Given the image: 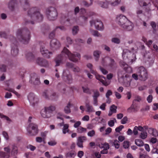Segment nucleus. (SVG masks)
Instances as JSON below:
<instances>
[{"mask_svg":"<svg viewBox=\"0 0 158 158\" xmlns=\"http://www.w3.org/2000/svg\"><path fill=\"white\" fill-rule=\"evenodd\" d=\"M76 54L72 53L66 48L64 47L61 53L58 55L55 58V61L56 63V66H59L60 64L65 61L67 58L73 62H76L81 58L80 54L78 53Z\"/></svg>","mask_w":158,"mask_h":158,"instance_id":"1","label":"nucleus"},{"mask_svg":"<svg viewBox=\"0 0 158 158\" xmlns=\"http://www.w3.org/2000/svg\"><path fill=\"white\" fill-rule=\"evenodd\" d=\"M28 15L31 20L33 21L26 20L25 24H34V21L39 22L42 21L43 17V15L40 12L39 9L37 7H34L29 9L27 12Z\"/></svg>","mask_w":158,"mask_h":158,"instance_id":"2","label":"nucleus"},{"mask_svg":"<svg viewBox=\"0 0 158 158\" xmlns=\"http://www.w3.org/2000/svg\"><path fill=\"white\" fill-rule=\"evenodd\" d=\"M116 19L118 24L124 29L127 31L133 29V24L125 16L120 15L117 16Z\"/></svg>","mask_w":158,"mask_h":158,"instance_id":"3","label":"nucleus"},{"mask_svg":"<svg viewBox=\"0 0 158 158\" xmlns=\"http://www.w3.org/2000/svg\"><path fill=\"white\" fill-rule=\"evenodd\" d=\"M17 38L20 42L27 44L30 39V32L27 28L19 29L16 33Z\"/></svg>","mask_w":158,"mask_h":158,"instance_id":"4","label":"nucleus"},{"mask_svg":"<svg viewBox=\"0 0 158 158\" xmlns=\"http://www.w3.org/2000/svg\"><path fill=\"white\" fill-rule=\"evenodd\" d=\"M46 14L48 19L50 20H55L58 15L56 9L52 7L47 8L46 10Z\"/></svg>","mask_w":158,"mask_h":158,"instance_id":"5","label":"nucleus"},{"mask_svg":"<svg viewBox=\"0 0 158 158\" xmlns=\"http://www.w3.org/2000/svg\"><path fill=\"white\" fill-rule=\"evenodd\" d=\"M102 64L103 66L108 67L110 69H113L117 67V64L114 60L111 58H103Z\"/></svg>","mask_w":158,"mask_h":158,"instance_id":"6","label":"nucleus"},{"mask_svg":"<svg viewBox=\"0 0 158 158\" xmlns=\"http://www.w3.org/2000/svg\"><path fill=\"white\" fill-rule=\"evenodd\" d=\"M139 79L142 81H145L148 78V72L147 69L143 66L139 67L137 71Z\"/></svg>","mask_w":158,"mask_h":158,"instance_id":"7","label":"nucleus"},{"mask_svg":"<svg viewBox=\"0 0 158 158\" xmlns=\"http://www.w3.org/2000/svg\"><path fill=\"white\" fill-rule=\"evenodd\" d=\"M56 108L55 106H51L49 107H45L43 111H41V116L44 118H48L51 116L52 112L55 110Z\"/></svg>","mask_w":158,"mask_h":158,"instance_id":"8","label":"nucleus"},{"mask_svg":"<svg viewBox=\"0 0 158 158\" xmlns=\"http://www.w3.org/2000/svg\"><path fill=\"white\" fill-rule=\"evenodd\" d=\"M12 38H10V41L12 43L11 45V53L13 56L18 55L19 53V49L17 46V41L16 39L14 37H12Z\"/></svg>","mask_w":158,"mask_h":158,"instance_id":"9","label":"nucleus"},{"mask_svg":"<svg viewBox=\"0 0 158 158\" xmlns=\"http://www.w3.org/2000/svg\"><path fill=\"white\" fill-rule=\"evenodd\" d=\"M106 2H102L101 1L98 2V4L102 7L107 8L108 5H110L112 6L117 5L120 2V0H106Z\"/></svg>","mask_w":158,"mask_h":158,"instance_id":"10","label":"nucleus"},{"mask_svg":"<svg viewBox=\"0 0 158 158\" xmlns=\"http://www.w3.org/2000/svg\"><path fill=\"white\" fill-rule=\"evenodd\" d=\"M27 131L30 135H35L38 132L37 125L34 123H30L27 128Z\"/></svg>","mask_w":158,"mask_h":158,"instance_id":"11","label":"nucleus"},{"mask_svg":"<svg viewBox=\"0 0 158 158\" xmlns=\"http://www.w3.org/2000/svg\"><path fill=\"white\" fill-rule=\"evenodd\" d=\"M91 26L94 25L96 28L98 30H102L103 29V25L102 23L98 19L92 20L90 22Z\"/></svg>","mask_w":158,"mask_h":158,"instance_id":"12","label":"nucleus"},{"mask_svg":"<svg viewBox=\"0 0 158 158\" xmlns=\"http://www.w3.org/2000/svg\"><path fill=\"white\" fill-rule=\"evenodd\" d=\"M63 78L68 83H71L72 81V78L69 71L67 69L64 70L63 73Z\"/></svg>","mask_w":158,"mask_h":158,"instance_id":"13","label":"nucleus"},{"mask_svg":"<svg viewBox=\"0 0 158 158\" xmlns=\"http://www.w3.org/2000/svg\"><path fill=\"white\" fill-rule=\"evenodd\" d=\"M28 99L32 106H34L38 102V98L33 93H30L28 96Z\"/></svg>","mask_w":158,"mask_h":158,"instance_id":"14","label":"nucleus"},{"mask_svg":"<svg viewBox=\"0 0 158 158\" xmlns=\"http://www.w3.org/2000/svg\"><path fill=\"white\" fill-rule=\"evenodd\" d=\"M60 43L56 39H52L50 43V46L52 50H55L59 48L60 47Z\"/></svg>","mask_w":158,"mask_h":158,"instance_id":"15","label":"nucleus"},{"mask_svg":"<svg viewBox=\"0 0 158 158\" xmlns=\"http://www.w3.org/2000/svg\"><path fill=\"white\" fill-rule=\"evenodd\" d=\"M40 51L42 55L44 57L49 58L50 57V56L52 55V52H49L46 49L44 46L41 45L40 48Z\"/></svg>","mask_w":158,"mask_h":158,"instance_id":"16","label":"nucleus"},{"mask_svg":"<svg viewBox=\"0 0 158 158\" xmlns=\"http://www.w3.org/2000/svg\"><path fill=\"white\" fill-rule=\"evenodd\" d=\"M36 63L39 65L43 67H47L48 66V61L43 58L38 57L36 60Z\"/></svg>","mask_w":158,"mask_h":158,"instance_id":"17","label":"nucleus"},{"mask_svg":"<svg viewBox=\"0 0 158 158\" xmlns=\"http://www.w3.org/2000/svg\"><path fill=\"white\" fill-rule=\"evenodd\" d=\"M31 80L33 81L34 80L35 81L34 82V84L35 85H39L40 83V78L37 77L36 74L34 73L31 74Z\"/></svg>","mask_w":158,"mask_h":158,"instance_id":"18","label":"nucleus"},{"mask_svg":"<svg viewBox=\"0 0 158 158\" xmlns=\"http://www.w3.org/2000/svg\"><path fill=\"white\" fill-rule=\"evenodd\" d=\"M47 93L46 91L44 92L43 94V96L46 99H48L51 100H55L56 97H57L58 95H56L55 93H53L50 96Z\"/></svg>","mask_w":158,"mask_h":158,"instance_id":"19","label":"nucleus"},{"mask_svg":"<svg viewBox=\"0 0 158 158\" xmlns=\"http://www.w3.org/2000/svg\"><path fill=\"white\" fill-rule=\"evenodd\" d=\"M99 96L100 93L98 91L96 90L94 92L93 97V98L94 100L93 104L94 106H97L98 105V98Z\"/></svg>","mask_w":158,"mask_h":158,"instance_id":"20","label":"nucleus"},{"mask_svg":"<svg viewBox=\"0 0 158 158\" xmlns=\"http://www.w3.org/2000/svg\"><path fill=\"white\" fill-rule=\"evenodd\" d=\"M17 3L15 0H12L10 1L9 3L8 7L9 9L12 11L15 10V7L17 5Z\"/></svg>","mask_w":158,"mask_h":158,"instance_id":"21","label":"nucleus"},{"mask_svg":"<svg viewBox=\"0 0 158 158\" xmlns=\"http://www.w3.org/2000/svg\"><path fill=\"white\" fill-rule=\"evenodd\" d=\"M58 28H59L61 30H64L65 28L64 26H58L56 27V29L51 32L49 35V38L50 39H54L55 35V31Z\"/></svg>","mask_w":158,"mask_h":158,"instance_id":"22","label":"nucleus"},{"mask_svg":"<svg viewBox=\"0 0 158 158\" xmlns=\"http://www.w3.org/2000/svg\"><path fill=\"white\" fill-rule=\"evenodd\" d=\"M25 55L26 59L28 61H31L34 59V56L31 52L27 53L25 54Z\"/></svg>","mask_w":158,"mask_h":158,"instance_id":"23","label":"nucleus"},{"mask_svg":"<svg viewBox=\"0 0 158 158\" xmlns=\"http://www.w3.org/2000/svg\"><path fill=\"white\" fill-rule=\"evenodd\" d=\"M85 106L87 108V111L88 112H91L94 111L93 106L90 105L89 103H86Z\"/></svg>","mask_w":158,"mask_h":158,"instance_id":"24","label":"nucleus"},{"mask_svg":"<svg viewBox=\"0 0 158 158\" xmlns=\"http://www.w3.org/2000/svg\"><path fill=\"white\" fill-rule=\"evenodd\" d=\"M75 156V152L73 151H69L65 154V156L67 158H74Z\"/></svg>","mask_w":158,"mask_h":158,"instance_id":"25","label":"nucleus"},{"mask_svg":"<svg viewBox=\"0 0 158 158\" xmlns=\"http://www.w3.org/2000/svg\"><path fill=\"white\" fill-rule=\"evenodd\" d=\"M71 105L70 102H69L67 106L64 107V111L65 113L68 114L71 112L70 108Z\"/></svg>","mask_w":158,"mask_h":158,"instance_id":"26","label":"nucleus"},{"mask_svg":"<svg viewBox=\"0 0 158 158\" xmlns=\"http://www.w3.org/2000/svg\"><path fill=\"white\" fill-rule=\"evenodd\" d=\"M135 144L138 146L141 147L144 145V143L143 141L140 139H136L135 140Z\"/></svg>","mask_w":158,"mask_h":158,"instance_id":"27","label":"nucleus"},{"mask_svg":"<svg viewBox=\"0 0 158 158\" xmlns=\"http://www.w3.org/2000/svg\"><path fill=\"white\" fill-rule=\"evenodd\" d=\"M98 146L100 148H103L104 149H106L108 150L110 148L109 145L107 143H105L104 144L101 143L99 144Z\"/></svg>","mask_w":158,"mask_h":158,"instance_id":"28","label":"nucleus"},{"mask_svg":"<svg viewBox=\"0 0 158 158\" xmlns=\"http://www.w3.org/2000/svg\"><path fill=\"white\" fill-rule=\"evenodd\" d=\"M69 125L68 124H66L64 125L63 128V133L64 134H65L67 132H68L69 130L68 129Z\"/></svg>","mask_w":158,"mask_h":158,"instance_id":"29","label":"nucleus"},{"mask_svg":"<svg viewBox=\"0 0 158 158\" xmlns=\"http://www.w3.org/2000/svg\"><path fill=\"white\" fill-rule=\"evenodd\" d=\"M134 103H133L131 107L127 109V110L128 112L131 113L135 110L136 106L134 105Z\"/></svg>","mask_w":158,"mask_h":158,"instance_id":"30","label":"nucleus"},{"mask_svg":"<svg viewBox=\"0 0 158 158\" xmlns=\"http://www.w3.org/2000/svg\"><path fill=\"white\" fill-rule=\"evenodd\" d=\"M86 129L81 127H79L77 129V132L78 133H81L86 132Z\"/></svg>","mask_w":158,"mask_h":158,"instance_id":"31","label":"nucleus"},{"mask_svg":"<svg viewBox=\"0 0 158 158\" xmlns=\"http://www.w3.org/2000/svg\"><path fill=\"white\" fill-rule=\"evenodd\" d=\"M82 88L83 90V92L84 93L89 94H91V90L88 87H85L84 86H82Z\"/></svg>","mask_w":158,"mask_h":158,"instance_id":"32","label":"nucleus"},{"mask_svg":"<svg viewBox=\"0 0 158 158\" xmlns=\"http://www.w3.org/2000/svg\"><path fill=\"white\" fill-rule=\"evenodd\" d=\"M63 21H62V20H61V22L64 23L67 26H69L70 25V23L69 21L70 20L69 19H67L66 17H65L64 18V19L63 20Z\"/></svg>","mask_w":158,"mask_h":158,"instance_id":"33","label":"nucleus"},{"mask_svg":"<svg viewBox=\"0 0 158 158\" xmlns=\"http://www.w3.org/2000/svg\"><path fill=\"white\" fill-rule=\"evenodd\" d=\"M11 152L12 153H13L14 155L18 153L17 148L15 145H12Z\"/></svg>","mask_w":158,"mask_h":158,"instance_id":"34","label":"nucleus"},{"mask_svg":"<svg viewBox=\"0 0 158 158\" xmlns=\"http://www.w3.org/2000/svg\"><path fill=\"white\" fill-rule=\"evenodd\" d=\"M100 52L99 51H96L94 52V55L95 57H96V60H98L100 54Z\"/></svg>","mask_w":158,"mask_h":158,"instance_id":"35","label":"nucleus"},{"mask_svg":"<svg viewBox=\"0 0 158 158\" xmlns=\"http://www.w3.org/2000/svg\"><path fill=\"white\" fill-rule=\"evenodd\" d=\"M147 133L146 131H143L142 132L140 135V137L143 139H145L147 137Z\"/></svg>","mask_w":158,"mask_h":158,"instance_id":"36","label":"nucleus"},{"mask_svg":"<svg viewBox=\"0 0 158 158\" xmlns=\"http://www.w3.org/2000/svg\"><path fill=\"white\" fill-rule=\"evenodd\" d=\"M79 31V27L78 26H76L73 27L72 29V32L73 35H76L77 33Z\"/></svg>","mask_w":158,"mask_h":158,"instance_id":"37","label":"nucleus"},{"mask_svg":"<svg viewBox=\"0 0 158 158\" xmlns=\"http://www.w3.org/2000/svg\"><path fill=\"white\" fill-rule=\"evenodd\" d=\"M114 122H116V120L115 118H114V120H110L108 122V125L110 127H112L114 125Z\"/></svg>","mask_w":158,"mask_h":158,"instance_id":"38","label":"nucleus"},{"mask_svg":"<svg viewBox=\"0 0 158 158\" xmlns=\"http://www.w3.org/2000/svg\"><path fill=\"white\" fill-rule=\"evenodd\" d=\"M6 66L4 64H0V70L2 72H5L6 70Z\"/></svg>","mask_w":158,"mask_h":158,"instance_id":"39","label":"nucleus"},{"mask_svg":"<svg viewBox=\"0 0 158 158\" xmlns=\"http://www.w3.org/2000/svg\"><path fill=\"white\" fill-rule=\"evenodd\" d=\"M21 4H23L27 8L29 7V5L27 0H19Z\"/></svg>","mask_w":158,"mask_h":158,"instance_id":"40","label":"nucleus"},{"mask_svg":"<svg viewBox=\"0 0 158 158\" xmlns=\"http://www.w3.org/2000/svg\"><path fill=\"white\" fill-rule=\"evenodd\" d=\"M146 0H138L139 5L141 6H146L147 4L145 2Z\"/></svg>","mask_w":158,"mask_h":158,"instance_id":"41","label":"nucleus"},{"mask_svg":"<svg viewBox=\"0 0 158 158\" xmlns=\"http://www.w3.org/2000/svg\"><path fill=\"white\" fill-rule=\"evenodd\" d=\"M111 41L113 43L116 44H119L120 42V39L117 38H112Z\"/></svg>","mask_w":158,"mask_h":158,"instance_id":"42","label":"nucleus"},{"mask_svg":"<svg viewBox=\"0 0 158 158\" xmlns=\"http://www.w3.org/2000/svg\"><path fill=\"white\" fill-rule=\"evenodd\" d=\"M117 106L114 105H112L110 107V110L111 112L115 113L116 112Z\"/></svg>","mask_w":158,"mask_h":158,"instance_id":"43","label":"nucleus"},{"mask_svg":"<svg viewBox=\"0 0 158 158\" xmlns=\"http://www.w3.org/2000/svg\"><path fill=\"white\" fill-rule=\"evenodd\" d=\"M95 134V132L94 130H92L89 131L87 133V135L89 136L92 137L94 136Z\"/></svg>","mask_w":158,"mask_h":158,"instance_id":"44","label":"nucleus"},{"mask_svg":"<svg viewBox=\"0 0 158 158\" xmlns=\"http://www.w3.org/2000/svg\"><path fill=\"white\" fill-rule=\"evenodd\" d=\"M7 90L9 92H11L14 94H15L17 96H19L20 95L14 89L12 88H8L7 89Z\"/></svg>","mask_w":158,"mask_h":158,"instance_id":"45","label":"nucleus"},{"mask_svg":"<svg viewBox=\"0 0 158 158\" xmlns=\"http://www.w3.org/2000/svg\"><path fill=\"white\" fill-rule=\"evenodd\" d=\"M123 146L125 149L128 148L129 146V142L127 141H124L123 143Z\"/></svg>","mask_w":158,"mask_h":158,"instance_id":"46","label":"nucleus"},{"mask_svg":"<svg viewBox=\"0 0 158 158\" xmlns=\"http://www.w3.org/2000/svg\"><path fill=\"white\" fill-rule=\"evenodd\" d=\"M92 34L94 36H101V35L96 31H91Z\"/></svg>","mask_w":158,"mask_h":158,"instance_id":"47","label":"nucleus"},{"mask_svg":"<svg viewBox=\"0 0 158 158\" xmlns=\"http://www.w3.org/2000/svg\"><path fill=\"white\" fill-rule=\"evenodd\" d=\"M129 52L128 50H124L123 51V54H122V56L124 59H125V57L126 56L127 58V55H128V52Z\"/></svg>","mask_w":158,"mask_h":158,"instance_id":"48","label":"nucleus"},{"mask_svg":"<svg viewBox=\"0 0 158 158\" xmlns=\"http://www.w3.org/2000/svg\"><path fill=\"white\" fill-rule=\"evenodd\" d=\"M86 140V138L85 136H81L78 137L77 141L83 143L84 141Z\"/></svg>","mask_w":158,"mask_h":158,"instance_id":"49","label":"nucleus"},{"mask_svg":"<svg viewBox=\"0 0 158 158\" xmlns=\"http://www.w3.org/2000/svg\"><path fill=\"white\" fill-rule=\"evenodd\" d=\"M95 77L96 79L97 80H99L101 82V80H103V79H102V78H104V77L102 76H100L99 75L98 73H95Z\"/></svg>","mask_w":158,"mask_h":158,"instance_id":"50","label":"nucleus"},{"mask_svg":"<svg viewBox=\"0 0 158 158\" xmlns=\"http://www.w3.org/2000/svg\"><path fill=\"white\" fill-rule=\"evenodd\" d=\"M151 25L154 30L153 32H154V31H156V23L154 22H152L151 23Z\"/></svg>","mask_w":158,"mask_h":158,"instance_id":"51","label":"nucleus"},{"mask_svg":"<svg viewBox=\"0 0 158 158\" xmlns=\"http://www.w3.org/2000/svg\"><path fill=\"white\" fill-rule=\"evenodd\" d=\"M128 121V118L127 117L125 116L123 118L121 121V123L122 124H125L127 123Z\"/></svg>","mask_w":158,"mask_h":158,"instance_id":"52","label":"nucleus"},{"mask_svg":"<svg viewBox=\"0 0 158 158\" xmlns=\"http://www.w3.org/2000/svg\"><path fill=\"white\" fill-rule=\"evenodd\" d=\"M99 69L100 71L102 72L103 74H106L108 73V72L107 70L101 66H100Z\"/></svg>","mask_w":158,"mask_h":158,"instance_id":"53","label":"nucleus"},{"mask_svg":"<svg viewBox=\"0 0 158 158\" xmlns=\"http://www.w3.org/2000/svg\"><path fill=\"white\" fill-rule=\"evenodd\" d=\"M141 100V97L139 96H137L135 97V99L133 101V103H134L135 101L139 102Z\"/></svg>","mask_w":158,"mask_h":158,"instance_id":"54","label":"nucleus"},{"mask_svg":"<svg viewBox=\"0 0 158 158\" xmlns=\"http://www.w3.org/2000/svg\"><path fill=\"white\" fill-rule=\"evenodd\" d=\"M153 99V97L152 95L150 94L148 95L147 98V101L148 103H151L152 102Z\"/></svg>","mask_w":158,"mask_h":158,"instance_id":"55","label":"nucleus"},{"mask_svg":"<svg viewBox=\"0 0 158 158\" xmlns=\"http://www.w3.org/2000/svg\"><path fill=\"white\" fill-rule=\"evenodd\" d=\"M4 149L5 151L7 152V153H6V154L8 156V155L10 153L11 151L10 147H5L4 148Z\"/></svg>","mask_w":158,"mask_h":158,"instance_id":"56","label":"nucleus"},{"mask_svg":"<svg viewBox=\"0 0 158 158\" xmlns=\"http://www.w3.org/2000/svg\"><path fill=\"white\" fill-rule=\"evenodd\" d=\"M124 126L123 125H120L118 127L115 128V131L117 132H119L124 128Z\"/></svg>","mask_w":158,"mask_h":158,"instance_id":"57","label":"nucleus"},{"mask_svg":"<svg viewBox=\"0 0 158 158\" xmlns=\"http://www.w3.org/2000/svg\"><path fill=\"white\" fill-rule=\"evenodd\" d=\"M112 94V92L110 90H109L107 91V93L106 94V96L107 98H109V96Z\"/></svg>","mask_w":158,"mask_h":158,"instance_id":"58","label":"nucleus"},{"mask_svg":"<svg viewBox=\"0 0 158 158\" xmlns=\"http://www.w3.org/2000/svg\"><path fill=\"white\" fill-rule=\"evenodd\" d=\"M0 37L6 38L7 35L5 32H0Z\"/></svg>","mask_w":158,"mask_h":158,"instance_id":"59","label":"nucleus"},{"mask_svg":"<svg viewBox=\"0 0 158 158\" xmlns=\"http://www.w3.org/2000/svg\"><path fill=\"white\" fill-rule=\"evenodd\" d=\"M0 117L1 118H4L7 121H9L10 120V118L0 113Z\"/></svg>","mask_w":158,"mask_h":158,"instance_id":"60","label":"nucleus"},{"mask_svg":"<svg viewBox=\"0 0 158 158\" xmlns=\"http://www.w3.org/2000/svg\"><path fill=\"white\" fill-rule=\"evenodd\" d=\"M138 127L136 126H135L134 127V129L133 131V134L135 135H136L138 134Z\"/></svg>","mask_w":158,"mask_h":158,"instance_id":"61","label":"nucleus"},{"mask_svg":"<svg viewBox=\"0 0 158 158\" xmlns=\"http://www.w3.org/2000/svg\"><path fill=\"white\" fill-rule=\"evenodd\" d=\"M81 122L80 121H78L75 123L74 125V127L75 128H78V127L81 124Z\"/></svg>","mask_w":158,"mask_h":158,"instance_id":"62","label":"nucleus"},{"mask_svg":"<svg viewBox=\"0 0 158 158\" xmlns=\"http://www.w3.org/2000/svg\"><path fill=\"white\" fill-rule=\"evenodd\" d=\"M2 135L4 138L8 140L9 139V136L7 133L5 131H3L2 132Z\"/></svg>","mask_w":158,"mask_h":158,"instance_id":"63","label":"nucleus"},{"mask_svg":"<svg viewBox=\"0 0 158 158\" xmlns=\"http://www.w3.org/2000/svg\"><path fill=\"white\" fill-rule=\"evenodd\" d=\"M151 1H152V3L157 8V9L158 10V0H156L155 1H154L151 0Z\"/></svg>","mask_w":158,"mask_h":158,"instance_id":"64","label":"nucleus"}]
</instances>
